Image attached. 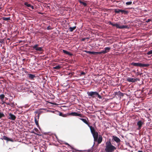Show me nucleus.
Returning <instances> with one entry per match:
<instances>
[{
  "label": "nucleus",
  "mask_w": 152,
  "mask_h": 152,
  "mask_svg": "<svg viewBox=\"0 0 152 152\" xmlns=\"http://www.w3.org/2000/svg\"><path fill=\"white\" fill-rule=\"evenodd\" d=\"M24 5L28 7L31 8L32 9H33V7L27 2H25Z\"/></svg>",
  "instance_id": "13"
},
{
  "label": "nucleus",
  "mask_w": 152,
  "mask_h": 152,
  "mask_svg": "<svg viewBox=\"0 0 152 152\" xmlns=\"http://www.w3.org/2000/svg\"><path fill=\"white\" fill-rule=\"evenodd\" d=\"M34 148L35 150H36L37 149V146H34Z\"/></svg>",
  "instance_id": "40"
},
{
  "label": "nucleus",
  "mask_w": 152,
  "mask_h": 152,
  "mask_svg": "<svg viewBox=\"0 0 152 152\" xmlns=\"http://www.w3.org/2000/svg\"><path fill=\"white\" fill-rule=\"evenodd\" d=\"M88 126L90 128L91 132L92 134L96 132L94 127L90 126L89 125H88Z\"/></svg>",
  "instance_id": "11"
},
{
  "label": "nucleus",
  "mask_w": 152,
  "mask_h": 152,
  "mask_svg": "<svg viewBox=\"0 0 152 152\" xmlns=\"http://www.w3.org/2000/svg\"><path fill=\"white\" fill-rule=\"evenodd\" d=\"M62 115V113H59V115L60 116H61Z\"/></svg>",
  "instance_id": "47"
},
{
  "label": "nucleus",
  "mask_w": 152,
  "mask_h": 152,
  "mask_svg": "<svg viewBox=\"0 0 152 152\" xmlns=\"http://www.w3.org/2000/svg\"><path fill=\"white\" fill-rule=\"evenodd\" d=\"M38 45H36L33 46V48L35 49L36 50H38Z\"/></svg>",
  "instance_id": "27"
},
{
  "label": "nucleus",
  "mask_w": 152,
  "mask_h": 152,
  "mask_svg": "<svg viewBox=\"0 0 152 152\" xmlns=\"http://www.w3.org/2000/svg\"><path fill=\"white\" fill-rule=\"evenodd\" d=\"M80 119L84 123L87 124L88 126L89 125L86 119L83 118H80Z\"/></svg>",
  "instance_id": "14"
},
{
  "label": "nucleus",
  "mask_w": 152,
  "mask_h": 152,
  "mask_svg": "<svg viewBox=\"0 0 152 152\" xmlns=\"http://www.w3.org/2000/svg\"><path fill=\"white\" fill-rule=\"evenodd\" d=\"M151 21V19H148L146 21V22H148Z\"/></svg>",
  "instance_id": "44"
},
{
  "label": "nucleus",
  "mask_w": 152,
  "mask_h": 152,
  "mask_svg": "<svg viewBox=\"0 0 152 152\" xmlns=\"http://www.w3.org/2000/svg\"><path fill=\"white\" fill-rule=\"evenodd\" d=\"M91 150L90 149H89V150H87V152H89L91 151Z\"/></svg>",
  "instance_id": "46"
},
{
  "label": "nucleus",
  "mask_w": 152,
  "mask_h": 152,
  "mask_svg": "<svg viewBox=\"0 0 152 152\" xmlns=\"http://www.w3.org/2000/svg\"><path fill=\"white\" fill-rule=\"evenodd\" d=\"M8 118L9 119L14 121L16 118V117L13 114L11 113H10L9 114L8 116Z\"/></svg>",
  "instance_id": "7"
},
{
  "label": "nucleus",
  "mask_w": 152,
  "mask_h": 152,
  "mask_svg": "<svg viewBox=\"0 0 152 152\" xmlns=\"http://www.w3.org/2000/svg\"><path fill=\"white\" fill-rule=\"evenodd\" d=\"M122 13H124L125 14H126L128 13V12L124 10H121V12Z\"/></svg>",
  "instance_id": "25"
},
{
  "label": "nucleus",
  "mask_w": 152,
  "mask_h": 152,
  "mask_svg": "<svg viewBox=\"0 0 152 152\" xmlns=\"http://www.w3.org/2000/svg\"><path fill=\"white\" fill-rule=\"evenodd\" d=\"M97 140L98 144H99L100 143L102 140V136L101 135H99V136L98 139H97Z\"/></svg>",
  "instance_id": "12"
},
{
  "label": "nucleus",
  "mask_w": 152,
  "mask_h": 152,
  "mask_svg": "<svg viewBox=\"0 0 152 152\" xmlns=\"http://www.w3.org/2000/svg\"><path fill=\"white\" fill-rule=\"evenodd\" d=\"M10 103V106L11 107H13L14 106V102H12Z\"/></svg>",
  "instance_id": "36"
},
{
  "label": "nucleus",
  "mask_w": 152,
  "mask_h": 152,
  "mask_svg": "<svg viewBox=\"0 0 152 152\" xmlns=\"http://www.w3.org/2000/svg\"><path fill=\"white\" fill-rule=\"evenodd\" d=\"M85 39H82V40H83V41H84V40H85Z\"/></svg>",
  "instance_id": "51"
},
{
  "label": "nucleus",
  "mask_w": 152,
  "mask_h": 152,
  "mask_svg": "<svg viewBox=\"0 0 152 152\" xmlns=\"http://www.w3.org/2000/svg\"><path fill=\"white\" fill-rule=\"evenodd\" d=\"M65 144L66 145H68L69 146L71 147V146L69 145V144L67 142H65Z\"/></svg>",
  "instance_id": "43"
},
{
  "label": "nucleus",
  "mask_w": 152,
  "mask_h": 152,
  "mask_svg": "<svg viewBox=\"0 0 152 152\" xmlns=\"http://www.w3.org/2000/svg\"><path fill=\"white\" fill-rule=\"evenodd\" d=\"M4 40L2 39H0V43H2L4 42Z\"/></svg>",
  "instance_id": "41"
},
{
  "label": "nucleus",
  "mask_w": 152,
  "mask_h": 152,
  "mask_svg": "<svg viewBox=\"0 0 152 152\" xmlns=\"http://www.w3.org/2000/svg\"><path fill=\"white\" fill-rule=\"evenodd\" d=\"M144 124V122L141 120L138 121L137 123V125L138 126L137 129L140 130L142 126Z\"/></svg>",
  "instance_id": "5"
},
{
  "label": "nucleus",
  "mask_w": 152,
  "mask_h": 152,
  "mask_svg": "<svg viewBox=\"0 0 152 152\" xmlns=\"http://www.w3.org/2000/svg\"><path fill=\"white\" fill-rule=\"evenodd\" d=\"M97 96L100 99H101L102 98L101 96H100V95H99V93L98 92H97V95H96V96Z\"/></svg>",
  "instance_id": "33"
},
{
  "label": "nucleus",
  "mask_w": 152,
  "mask_h": 152,
  "mask_svg": "<svg viewBox=\"0 0 152 152\" xmlns=\"http://www.w3.org/2000/svg\"><path fill=\"white\" fill-rule=\"evenodd\" d=\"M132 2L130 1H127V2H126V5H131L132 4Z\"/></svg>",
  "instance_id": "31"
},
{
  "label": "nucleus",
  "mask_w": 152,
  "mask_h": 152,
  "mask_svg": "<svg viewBox=\"0 0 152 152\" xmlns=\"http://www.w3.org/2000/svg\"><path fill=\"white\" fill-rule=\"evenodd\" d=\"M95 54H101L100 52H95Z\"/></svg>",
  "instance_id": "39"
},
{
  "label": "nucleus",
  "mask_w": 152,
  "mask_h": 152,
  "mask_svg": "<svg viewBox=\"0 0 152 152\" xmlns=\"http://www.w3.org/2000/svg\"><path fill=\"white\" fill-rule=\"evenodd\" d=\"M6 104L7 105H10V103H6Z\"/></svg>",
  "instance_id": "45"
},
{
  "label": "nucleus",
  "mask_w": 152,
  "mask_h": 152,
  "mask_svg": "<svg viewBox=\"0 0 152 152\" xmlns=\"http://www.w3.org/2000/svg\"><path fill=\"white\" fill-rule=\"evenodd\" d=\"M39 145V148H40V147H41V145Z\"/></svg>",
  "instance_id": "49"
},
{
  "label": "nucleus",
  "mask_w": 152,
  "mask_h": 152,
  "mask_svg": "<svg viewBox=\"0 0 152 152\" xmlns=\"http://www.w3.org/2000/svg\"><path fill=\"white\" fill-rule=\"evenodd\" d=\"M104 50L105 51H106V53H107L108 52H109L110 51V47H106L104 48Z\"/></svg>",
  "instance_id": "18"
},
{
  "label": "nucleus",
  "mask_w": 152,
  "mask_h": 152,
  "mask_svg": "<svg viewBox=\"0 0 152 152\" xmlns=\"http://www.w3.org/2000/svg\"><path fill=\"white\" fill-rule=\"evenodd\" d=\"M2 9L1 6L0 4V9Z\"/></svg>",
  "instance_id": "48"
},
{
  "label": "nucleus",
  "mask_w": 152,
  "mask_h": 152,
  "mask_svg": "<svg viewBox=\"0 0 152 152\" xmlns=\"http://www.w3.org/2000/svg\"><path fill=\"white\" fill-rule=\"evenodd\" d=\"M115 12L116 13H119L121 12V10L119 9H115L114 10Z\"/></svg>",
  "instance_id": "21"
},
{
  "label": "nucleus",
  "mask_w": 152,
  "mask_h": 152,
  "mask_svg": "<svg viewBox=\"0 0 152 152\" xmlns=\"http://www.w3.org/2000/svg\"><path fill=\"white\" fill-rule=\"evenodd\" d=\"M61 68V67L59 66V65H58V66H56L55 67H53V68L54 69H59L60 68Z\"/></svg>",
  "instance_id": "24"
},
{
  "label": "nucleus",
  "mask_w": 152,
  "mask_h": 152,
  "mask_svg": "<svg viewBox=\"0 0 152 152\" xmlns=\"http://www.w3.org/2000/svg\"><path fill=\"white\" fill-rule=\"evenodd\" d=\"M2 19L4 20H10V18H5V17H3L2 18Z\"/></svg>",
  "instance_id": "19"
},
{
  "label": "nucleus",
  "mask_w": 152,
  "mask_h": 152,
  "mask_svg": "<svg viewBox=\"0 0 152 152\" xmlns=\"http://www.w3.org/2000/svg\"><path fill=\"white\" fill-rule=\"evenodd\" d=\"M7 141H13V140L9 138L8 137V139L7 140Z\"/></svg>",
  "instance_id": "38"
},
{
  "label": "nucleus",
  "mask_w": 152,
  "mask_h": 152,
  "mask_svg": "<svg viewBox=\"0 0 152 152\" xmlns=\"http://www.w3.org/2000/svg\"><path fill=\"white\" fill-rule=\"evenodd\" d=\"M8 39V40H9V39H9V38H8V39Z\"/></svg>",
  "instance_id": "54"
},
{
  "label": "nucleus",
  "mask_w": 152,
  "mask_h": 152,
  "mask_svg": "<svg viewBox=\"0 0 152 152\" xmlns=\"http://www.w3.org/2000/svg\"><path fill=\"white\" fill-rule=\"evenodd\" d=\"M3 139L7 140L8 139V137L5 136H4L3 137Z\"/></svg>",
  "instance_id": "34"
},
{
  "label": "nucleus",
  "mask_w": 152,
  "mask_h": 152,
  "mask_svg": "<svg viewBox=\"0 0 152 152\" xmlns=\"http://www.w3.org/2000/svg\"><path fill=\"white\" fill-rule=\"evenodd\" d=\"M69 115L73 116H78L81 117V115L80 113H78L76 112H73L69 113Z\"/></svg>",
  "instance_id": "9"
},
{
  "label": "nucleus",
  "mask_w": 152,
  "mask_h": 152,
  "mask_svg": "<svg viewBox=\"0 0 152 152\" xmlns=\"http://www.w3.org/2000/svg\"><path fill=\"white\" fill-rule=\"evenodd\" d=\"M63 53L67 55H70V53L69 52L65 50H63Z\"/></svg>",
  "instance_id": "22"
},
{
  "label": "nucleus",
  "mask_w": 152,
  "mask_h": 152,
  "mask_svg": "<svg viewBox=\"0 0 152 152\" xmlns=\"http://www.w3.org/2000/svg\"><path fill=\"white\" fill-rule=\"evenodd\" d=\"M40 152H42V150L41 149H40Z\"/></svg>",
  "instance_id": "50"
},
{
  "label": "nucleus",
  "mask_w": 152,
  "mask_h": 152,
  "mask_svg": "<svg viewBox=\"0 0 152 152\" xmlns=\"http://www.w3.org/2000/svg\"><path fill=\"white\" fill-rule=\"evenodd\" d=\"M109 24L113 26H115L117 28L120 29L127 28H128L129 26L126 25H123L120 26L119 25L118 23L114 24L111 22H109Z\"/></svg>",
  "instance_id": "2"
},
{
  "label": "nucleus",
  "mask_w": 152,
  "mask_h": 152,
  "mask_svg": "<svg viewBox=\"0 0 152 152\" xmlns=\"http://www.w3.org/2000/svg\"><path fill=\"white\" fill-rule=\"evenodd\" d=\"M87 94L89 96H90V97H89V98H90L91 97L95 98L96 96L97 92L96 91L88 92Z\"/></svg>",
  "instance_id": "4"
},
{
  "label": "nucleus",
  "mask_w": 152,
  "mask_h": 152,
  "mask_svg": "<svg viewBox=\"0 0 152 152\" xmlns=\"http://www.w3.org/2000/svg\"><path fill=\"white\" fill-rule=\"evenodd\" d=\"M84 51L86 53H89L91 54H95V52H93V51H88L87 50H84Z\"/></svg>",
  "instance_id": "17"
},
{
  "label": "nucleus",
  "mask_w": 152,
  "mask_h": 152,
  "mask_svg": "<svg viewBox=\"0 0 152 152\" xmlns=\"http://www.w3.org/2000/svg\"><path fill=\"white\" fill-rule=\"evenodd\" d=\"M37 118H38V116L37 115L35 118V121L36 124L38 126V121H37Z\"/></svg>",
  "instance_id": "23"
},
{
  "label": "nucleus",
  "mask_w": 152,
  "mask_h": 152,
  "mask_svg": "<svg viewBox=\"0 0 152 152\" xmlns=\"http://www.w3.org/2000/svg\"><path fill=\"white\" fill-rule=\"evenodd\" d=\"M29 77L31 79H33L35 77L34 75H32V74H29Z\"/></svg>",
  "instance_id": "28"
},
{
  "label": "nucleus",
  "mask_w": 152,
  "mask_h": 152,
  "mask_svg": "<svg viewBox=\"0 0 152 152\" xmlns=\"http://www.w3.org/2000/svg\"><path fill=\"white\" fill-rule=\"evenodd\" d=\"M147 54L148 55L152 54V50H150L147 53Z\"/></svg>",
  "instance_id": "32"
},
{
  "label": "nucleus",
  "mask_w": 152,
  "mask_h": 152,
  "mask_svg": "<svg viewBox=\"0 0 152 152\" xmlns=\"http://www.w3.org/2000/svg\"><path fill=\"white\" fill-rule=\"evenodd\" d=\"M131 64L135 66H139L142 67H148L149 66V64H143L139 63L132 62Z\"/></svg>",
  "instance_id": "3"
},
{
  "label": "nucleus",
  "mask_w": 152,
  "mask_h": 152,
  "mask_svg": "<svg viewBox=\"0 0 152 152\" xmlns=\"http://www.w3.org/2000/svg\"><path fill=\"white\" fill-rule=\"evenodd\" d=\"M126 80L127 81L130 82H134L139 80L138 78H134L131 77H128L127 78Z\"/></svg>",
  "instance_id": "6"
},
{
  "label": "nucleus",
  "mask_w": 152,
  "mask_h": 152,
  "mask_svg": "<svg viewBox=\"0 0 152 152\" xmlns=\"http://www.w3.org/2000/svg\"><path fill=\"white\" fill-rule=\"evenodd\" d=\"M94 138V141H97L98 137V134L97 132H95L92 134Z\"/></svg>",
  "instance_id": "8"
},
{
  "label": "nucleus",
  "mask_w": 152,
  "mask_h": 152,
  "mask_svg": "<svg viewBox=\"0 0 152 152\" xmlns=\"http://www.w3.org/2000/svg\"><path fill=\"white\" fill-rule=\"evenodd\" d=\"M79 1L80 4H82L84 6H86L87 4H86V3H85V2L82 1Z\"/></svg>",
  "instance_id": "26"
},
{
  "label": "nucleus",
  "mask_w": 152,
  "mask_h": 152,
  "mask_svg": "<svg viewBox=\"0 0 152 152\" xmlns=\"http://www.w3.org/2000/svg\"><path fill=\"white\" fill-rule=\"evenodd\" d=\"M101 54L102 53L105 54L106 53V51H105L104 50H102L101 52Z\"/></svg>",
  "instance_id": "35"
},
{
  "label": "nucleus",
  "mask_w": 152,
  "mask_h": 152,
  "mask_svg": "<svg viewBox=\"0 0 152 152\" xmlns=\"http://www.w3.org/2000/svg\"><path fill=\"white\" fill-rule=\"evenodd\" d=\"M52 28L50 26H49L47 27V29L48 30H50L52 29Z\"/></svg>",
  "instance_id": "37"
},
{
  "label": "nucleus",
  "mask_w": 152,
  "mask_h": 152,
  "mask_svg": "<svg viewBox=\"0 0 152 152\" xmlns=\"http://www.w3.org/2000/svg\"><path fill=\"white\" fill-rule=\"evenodd\" d=\"M42 50V48L41 47H39V54L41 53L40 52Z\"/></svg>",
  "instance_id": "30"
},
{
  "label": "nucleus",
  "mask_w": 152,
  "mask_h": 152,
  "mask_svg": "<svg viewBox=\"0 0 152 152\" xmlns=\"http://www.w3.org/2000/svg\"><path fill=\"white\" fill-rule=\"evenodd\" d=\"M105 145V151L106 152H113L116 149L115 146L112 145L110 140L106 142Z\"/></svg>",
  "instance_id": "1"
},
{
  "label": "nucleus",
  "mask_w": 152,
  "mask_h": 152,
  "mask_svg": "<svg viewBox=\"0 0 152 152\" xmlns=\"http://www.w3.org/2000/svg\"><path fill=\"white\" fill-rule=\"evenodd\" d=\"M38 128H39V129H40V128L39 127V126Z\"/></svg>",
  "instance_id": "52"
},
{
  "label": "nucleus",
  "mask_w": 152,
  "mask_h": 152,
  "mask_svg": "<svg viewBox=\"0 0 152 152\" xmlns=\"http://www.w3.org/2000/svg\"><path fill=\"white\" fill-rule=\"evenodd\" d=\"M42 152H43V151H44L43 150H42Z\"/></svg>",
  "instance_id": "53"
},
{
  "label": "nucleus",
  "mask_w": 152,
  "mask_h": 152,
  "mask_svg": "<svg viewBox=\"0 0 152 152\" xmlns=\"http://www.w3.org/2000/svg\"><path fill=\"white\" fill-rule=\"evenodd\" d=\"M39 139H40L41 141H42L43 143H44V140H42V138H43V136L42 134H39Z\"/></svg>",
  "instance_id": "16"
},
{
  "label": "nucleus",
  "mask_w": 152,
  "mask_h": 152,
  "mask_svg": "<svg viewBox=\"0 0 152 152\" xmlns=\"http://www.w3.org/2000/svg\"><path fill=\"white\" fill-rule=\"evenodd\" d=\"M112 137L113 140L116 142L117 143H118L120 142L121 140L120 139L117 137L113 136Z\"/></svg>",
  "instance_id": "10"
},
{
  "label": "nucleus",
  "mask_w": 152,
  "mask_h": 152,
  "mask_svg": "<svg viewBox=\"0 0 152 152\" xmlns=\"http://www.w3.org/2000/svg\"><path fill=\"white\" fill-rule=\"evenodd\" d=\"M5 97V95L4 94H2L0 95V99L1 100H3Z\"/></svg>",
  "instance_id": "20"
},
{
  "label": "nucleus",
  "mask_w": 152,
  "mask_h": 152,
  "mask_svg": "<svg viewBox=\"0 0 152 152\" xmlns=\"http://www.w3.org/2000/svg\"><path fill=\"white\" fill-rule=\"evenodd\" d=\"M5 116V115L3 113H0V118L3 117Z\"/></svg>",
  "instance_id": "29"
},
{
  "label": "nucleus",
  "mask_w": 152,
  "mask_h": 152,
  "mask_svg": "<svg viewBox=\"0 0 152 152\" xmlns=\"http://www.w3.org/2000/svg\"><path fill=\"white\" fill-rule=\"evenodd\" d=\"M85 74V73L84 72H82L80 73L81 75H84Z\"/></svg>",
  "instance_id": "42"
},
{
  "label": "nucleus",
  "mask_w": 152,
  "mask_h": 152,
  "mask_svg": "<svg viewBox=\"0 0 152 152\" xmlns=\"http://www.w3.org/2000/svg\"><path fill=\"white\" fill-rule=\"evenodd\" d=\"M76 26H75L73 27H70L69 28V31L71 32L72 31L74 30H75L76 28Z\"/></svg>",
  "instance_id": "15"
}]
</instances>
